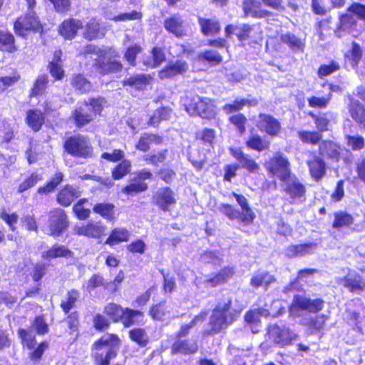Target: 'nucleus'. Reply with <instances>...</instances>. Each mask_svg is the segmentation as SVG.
Listing matches in <instances>:
<instances>
[{"label":"nucleus","mask_w":365,"mask_h":365,"mask_svg":"<svg viewBox=\"0 0 365 365\" xmlns=\"http://www.w3.org/2000/svg\"><path fill=\"white\" fill-rule=\"evenodd\" d=\"M256 126L259 131L272 138L279 135L282 130L280 122L271 114L264 113L258 115Z\"/></svg>","instance_id":"obj_12"},{"label":"nucleus","mask_w":365,"mask_h":365,"mask_svg":"<svg viewBox=\"0 0 365 365\" xmlns=\"http://www.w3.org/2000/svg\"><path fill=\"white\" fill-rule=\"evenodd\" d=\"M44 118L40 110H29L26 114V123L31 129L36 132L39 130L43 123Z\"/></svg>","instance_id":"obj_40"},{"label":"nucleus","mask_w":365,"mask_h":365,"mask_svg":"<svg viewBox=\"0 0 365 365\" xmlns=\"http://www.w3.org/2000/svg\"><path fill=\"white\" fill-rule=\"evenodd\" d=\"M81 195L80 190L73 186L66 185L58 193L57 201L63 206H68Z\"/></svg>","instance_id":"obj_26"},{"label":"nucleus","mask_w":365,"mask_h":365,"mask_svg":"<svg viewBox=\"0 0 365 365\" xmlns=\"http://www.w3.org/2000/svg\"><path fill=\"white\" fill-rule=\"evenodd\" d=\"M153 201L163 211H167L175 203V198L173 192L169 187H163L155 193Z\"/></svg>","instance_id":"obj_19"},{"label":"nucleus","mask_w":365,"mask_h":365,"mask_svg":"<svg viewBox=\"0 0 365 365\" xmlns=\"http://www.w3.org/2000/svg\"><path fill=\"white\" fill-rule=\"evenodd\" d=\"M243 17L249 16L253 19H263L272 16V13L267 9H261L260 4L256 0H244L242 4Z\"/></svg>","instance_id":"obj_15"},{"label":"nucleus","mask_w":365,"mask_h":365,"mask_svg":"<svg viewBox=\"0 0 365 365\" xmlns=\"http://www.w3.org/2000/svg\"><path fill=\"white\" fill-rule=\"evenodd\" d=\"M71 251L63 245H54L47 252H43L42 257L45 259L56 258L60 257H68Z\"/></svg>","instance_id":"obj_49"},{"label":"nucleus","mask_w":365,"mask_h":365,"mask_svg":"<svg viewBox=\"0 0 365 365\" xmlns=\"http://www.w3.org/2000/svg\"><path fill=\"white\" fill-rule=\"evenodd\" d=\"M131 168L130 161L128 160H123L119 165H118L113 171V177L115 180H119L128 174Z\"/></svg>","instance_id":"obj_58"},{"label":"nucleus","mask_w":365,"mask_h":365,"mask_svg":"<svg viewBox=\"0 0 365 365\" xmlns=\"http://www.w3.org/2000/svg\"><path fill=\"white\" fill-rule=\"evenodd\" d=\"M72 86L81 93L89 91L91 88V83L81 74L74 76L71 79Z\"/></svg>","instance_id":"obj_54"},{"label":"nucleus","mask_w":365,"mask_h":365,"mask_svg":"<svg viewBox=\"0 0 365 365\" xmlns=\"http://www.w3.org/2000/svg\"><path fill=\"white\" fill-rule=\"evenodd\" d=\"M318 151V154L315 151L312 152V158L307 160L309 175L317 182H320L327 175V165L324 157L333 163L343 160L346 165L351 161L348 156H344V152L349 150L332 140H323L319 145Z\"/></svg>","instance_id":"obj_1"},{"label":"nucleus","mask_w":365,"mask_h":365,"mask_svg":"<svg viewBox=\"0 0 365 365\" xmlns=\"http://www.w3.org/2000/svg\"><path fill=\"white\" fill-rule=\"evenodd\" d=\"M164 27L166 31L177 37L185 36L188 31L187 24L179 15L166 18L164 21Z\"/></svg>","instance_id":"obj_17"},{"label":"nucleus","mask_w":365,"mask_h":365,"mask_svg":"<svg viewBox=\"0 0 365 365\" xmlns=\"http://www.w3.org/2000/svg\"><path fill=\"white\" fill-rule=\"evenodd\" d=\"M197 349V344L194 341L178 340L172 346L173 354H189L195 353Z\"/></svg>","instance_id":"obj_33"},{"label":"nucleus","mask_w":365,"mask_h":365,"mask_svg":"<svg viewBox=\"0 0 365 365\" xmlns=\"http://www.w3.org/2000/svg\"><path fill=\"white\" fill-rule=\"evenodd\" d=\"M308 114L313 120L317 130L319 131L321 134L330 130L331 120L327 117V113L316 114L310 111Z\"/></svg>","instance_id":"obj_31"},{"label":"nucleus","mask_w":365,"mask_h":365,"mask_svg":"<svg viewBox=\"0 0 365 365\" xmlns=\"http://www.w3.org/2000/svg\"><path fill=\"white\" fill-rule=\"evenodd\" d=\"M346 11L352 14L357 19L365 21V4L353 2L347 7Z\"/></svg>","instance_id":"obj_60"},{"label":"nucleus","mask_w":365,"mask_h":365,"mask_svg":"<svg viewBox=\"0 0 365 365\" xmlns=\"http://www.w3.org/2000/svg\"><path fill=\"white\" fill-rule=\"evenodd\" d=\"M341 66L338 61L331 60L327 64H322L319 66L317 73L319 78L322 79L334 73L339 71Z\"/></svg>","instance_id":"obj_47"},{"label":"nucleus","mask_w":365,"mask_h":365,"mask_svg":"<svg viewBox=\"0 0 365 365\" xmlns=\"http://www.w3.org/2000/svg\"><path fill=\"white\" fill-rule=\"evenodd\" d=\"M231 195L235 197L240 206L241 212L228 203L221 204L220 211L231 220H238L245 225H252L256 218V215L250 206L247 199L243 195L235 192H232Z\"/></svg>","instance_id":"obj_4"},{"label":"nucleus","mask_w":365,"mask_h":365,"mask_svg":"<svg viewBox=\"0 0 365 365\" xmlns=\"http://www.w3.org/2000/svg\"><path fill=\"white\" fill-rule=\"evenodd\" d=\"M362 55L363 52L360 45L354 41L350 50L344 55V58L348 59L351 67L356 70L359 68Z\"/></svg>","instance_id":"obj_36"},{"label":"nucleus","mask_w":365,"mask_h":365,"mask_svg":"<svg viewBox=\"0 0 365 365\" xmlns=\"http://www.w3.org/2000/svg\"><path fill=\"white\" fill-rule=\"evenodd\" d=\"M334 217V219L332 222V227L335 229L349 227L354 222V217L345 211L335 212Z\"/></svg>","instance_id":"obj_35"},{"label":"nucleus","mask_w":365,"mask_h":365,"mask_svg":"<svg viewBox=\"0 0 365 365\" xmlns=\"http://www.w3.org/2000/svg\"><path fill=\"white\" fill-rule=\"evenodd\" d=\"M247 148L257 152L268 150L270 146L269 140L263 139L259 134L251 135L245 142Z\"/></svg>","instance_id":"obj_32"},{"label":"nucleus","mask_w":365,"mask_h":365,"mask_svg":"<svg viewBox=\"0 0 365 365\" xmlns=\"http://www.w3.org/2000/svg\"><path fill=\"white\" fill-rule=\"evenodd\" d=\"M170 306L163 302L153 305L149 312L153 319L163 321L170 317Z\"/></svg>","instance_id":"obj_39"},{"label":"nucleus","mask_w":365,"mask_h":365,"mask_svg":"<svg viewBox=\"0 0 365 365\" xmlns=\"http://www.w3.org/2000/svg\"><path fill=\"white\" fill-rule=\"evenodd\" d=\"M346 144L352 150H360L365 147V139L361 135H351L346 136Z\"/></svg>","instance_id":"obj_56"},{"label":"nucleus","mask_w":365,"mask_h":365,"mask_svg":"<svg viewBox=\"0 0 365 365\" xmlns=\"http://www.w3.org/2000/svg\"><path fill=\"white\" fill-rule=\"evenodd\" d=\"M83 28L80 20L69 19L64 21L58 27L59 34L66 39H72L79 29Z\"/></svg>","instance_id":"obj_23"},{"label":"nucleus","mask_w":365,"mask_h":365,"mask_svg":"<svg viewBox=\"0 0 365 365\" xmlns=\"http://www.w3.org/2000/svg\"><path fill=\"white\" fill-rule=\"evenodd\" d=\"M258 101L257 99H235L231 103H227L223 106V110L227 114L233 113L235 112H239L245 106H257Z\"/></svg>","instance_id":"obj_30"},{"label":"nucleus","mask_w":365,"mask_h":365,"mask_svg":"<svg viewBox=\"0 0 365 365\" xmlns=\"http://www.w3.org/2000/svg\"><path fill=\"white\" fill-rule=\"evenodd\" d=\"M129 334L130 339L140 345H145L148 341V336L142 329H134Z\"/></svg>","instance_id":"obj_62"},{"label":"nucleus","mask_w":365,"mask_h":365,"mask_svg":"<svg viewBox=\"0 0 365 365\" xmlns=\"http://www.w3.org/2000/svg\"><path fill=\"white\" fill-rule=\"evenodd\" d=\"M274 280L268 272H255L250 279V285L258 288L262 285L268 286Z\"/></svg>","instance_id":"obj_43"},{"label":"nucleus","mask_w":365,"mask_h":365,"mask_svg":"<svg viewBox=\"0 0 365 365\" xmlns=\"http://www.w3.org/2000/svg\"><path fill=\"white\" fill-rule=\"evenodd\" d=\"M280 41L282 43L287 45L294 52L303 51L305 46L302 40L291 33L282 34L280 36Z\"/></svg>","instance_id":"obj_37"},{"label":"nucleus","mask_w":365,"mask_h":365,"mask_svg":"<svg viewBox=\"0 0 365 365\" xmlns=\"http://www.w3.org/2000/svg\"><path fill=\"white\" fill-rule=\"evenodd\" d=\"M187 65L185 61L178 60L174 63H169L164 69L159 72V77L161 79L170 78L178 74L185 72Z\"/></svg>","instance_id":"obj_25"},{"label":"nucleus","mask_w":365,"mask_h":365,"mask_svg":"<svg viewBox=\"0 0 365 365\" xmlns=\"http://www.w3.org/2000/svg\"><path fill=\"white\" fill-rule=\"evenodd\" d=\"M80 297V293L76 289L68 291L66 300H63L61 303V307L65 313H68L72 308H73L75 303Z\"/></svg>","instance_id":"obj_53"},{"label":"nucleus","mask_w":365,"mask_h":365,"mask_svg":"<svg viewBox=\"0 0 365 365\" xmlns=\"http://www.w3.org/2000/svg\"><path fill=\"white\" fill-rule=\"evenodd\" d=\"M130 235V232L125 228H115L111 231L110 235L106 241V243L110 246L118 245L120 242L128 241Z\"/></svg>","instance_id":"obj_38"},{"label":"nucleus","mask_w":365,"mask_h":365,"mask_svg":"<svg viewBox=\"0 0 365 365\" xmlns=\"http://www.w3.org/2000/svg\"><path fill=\"white\" fill-rule=\"evenodd\" d=\"M64 148L68 153L75 157L87 158L91 157L93 153L91 142L88 138L81 135L68 138L64 143Z\"/></svg>","instance_id":"obj_9"},{"label":"nucleus","mask_w":365,"mask_h":365,"mask_svg":"<svg viewBox=\"0 0 365 365\" xmlns=\"http://www.w3.org/2000/svg\"><path fill=\"white\" fill-rule=\"evenodd\" d=\"M165 59V56L161 48L155 47L153 48L151 56L143 60V63L149 68H155L160 65Z\"/></svg>","instance_id":"obj_42"},{"label":"nucleus","mask_w":365,"mask_h":365,"mask_svg":"<svg viewBox=\"0 0 365 365\" xmlns=\"http://www.w3.org/2000/svg\"><path fill=\"white\" fill-rule=\"evenodd\" d=\"M267 174L279 181H287L292 177L291 163L289 158L281 151L275 152L264 164Z\"/></svg>","instance_id":"obj_6"},{"label":"nucleus","mask_w":365,"mask_h":365,"mask_svg":"<svg viewBox=\"0 0 365 365\" xmlns=\"http://www.w3.org/2000/svg\"><path fill=\"white\" fill-rule=\"evenodd\" d=\"M105 313L114 322L121 319L125 327H128L143 319V313L138 310L123 309L120 305L110 303L105 307Z\"/></svg>","instance_id":"obj_8"},{"label":"nucleus","mask_w":365,"mask_h":365,"mask_svg":"<svg viewBox=\"0 0 365 365\" xmlns=\"http://www.w3.org/2000/svg\"><path fill=\"white\" fill-rule=\"evenodd\" d=\"M238 29V32L236 34L237 38L239 41L244 42L252 38V31L254 29V25L249 24H242Z\"/></svg>","instance_id":"obj_59"},{"label":"nucleus","mask_w":365,"mask_h":365,"mask_svg":"<svg viewBox=\"0 0 365 365\" xmlns=\"http://www.w3.org/2000/svg\"><path fill=\"white\" fill-rule=\"evenodd\" d=\"M344 287L351 293H361L365 290V279L358 273L350 274L340 279Z\"/></svg>","instance_id":"obj_18"},{"label":"nucleus","mask_w":365,"mask_h":365,"mask_svg":"<svg viewBox=\"0 0 365 365\" xmlns=\"http://www.w3.org/2000/svg\"><path fill=\"white\" fill-rule=\"evenodd\" d=\"M269 314V311L263 307L250 309L244 315V322L250 326L258 325L261 323V317H267Z\"/></svg>","instance_id":"obj_28"},{"label":"nucleus","mask_w":365,"mask_h":365,"mask_svg":"<svg viewBox=\"0 0 365 365\" xmlns=\"http://www.w3.org/2000/svg\"><path fill=\"white\" fill-rule=\"evenodd\" d=\"M74 230L79 235L98 238L103 233L105 228L99 223L88 222L76 225Z\"/></svg>","instance_id":"obj_21"},{"label":"nucleus","mask_w":365,"mask_h":365,"mask_svg":"<svg viewBox=\"0 0 365 365\" xmlns=\"http://www.w3.org/2000/svg\"><path fill=\"white\" fill-rule=\"evenodd\" d=\"M103 278L100 274H95L88 281L83 283V287L88 291H91L103 285Z\"/></svg>","instance_id":"obj_63"},{"label":"nucleus","mask_w":365,"mask_h":365,"mask_svg":"<svg viewBox=\"0 0 365 365\" xmlns=\"http://www.w3.org/2000/svg\"><path fill=\"white\" fill-rule=\"evenodd\" d=\"M186 110L191 115H199L204 118L205 115V103L199 97H197V101L186 106Z\"/></svg>","instance_id":"obj_52"},{"label":"nucleus","mask_w":365,"mask_h":365,"mask_svg":"<svg viewBox=\"0 0 365 365\" xmlns=\"http://www.w3.org/2000/svg\"><path fill=\"white\" fill-rule=\"evenodd\" d=\"M105 34L104 29L101 26L98 21L92 19L86 24V30L83 33V36L88 40H93L97 38H101Z\"/></svg>","instance_id":"obj_34"},{"label":"nucleus","mask_w":365,"mask_h":365,"mask_svg":"<svg viewBox=\"0 0 365 365\" xmlns=\"http://www.w3.org/2000/svg\"><path fill=\"white\" fill-rule=\"evenodd\" d=\"M93 211L108 220H114V206L112 204L100 203L93 207Z\"/></svg>","instance_id":"obj_50"},{"label":"nucleus","mask_w":365,"mask_h":365,"mask_svg":"<svg viewBox=\"0 0 365 365\" xmlns=\"http://www.w3.org/2000/svg\"><path fill=\"white\" fill-rule=\"evenodd\" d=\"M19 334L22 339L23 344L28 349H32L35 347V336L31 331L19 329Z\"/></svg>","instance_id":"obj_61"},{"label":"nucleus","mask_w":365,"mask_h":365,"mask_svg":"<svg viewBox=\"0 0 365 365\" xmlns=\"http://www.w3.org/2000/svg\"><path fill=\"white\" fill-rule=\"evenodd\" d=\"M232 155L240 163V168H244L249 173H257L259 170V164L240 149L231 148Z\"/></svg>","instance_id":"obj_20"},{"label":"nucleus","mask_w":365,"mask_h":365,"mask_svg":"<svg viewBox=\"0 0 365 365\" xmlns=\"http://www.w3.org/2000/svg\"><path fill=\"white\" fill-rule=\"evenodd\" d=\"M0 50L9 53L16 50L14 37L11 33L0 31Z\"/></svg>","instance_id":"obj_45"},{"label":"nucleus","mask_w":365,"mask_h":365,"mask_svg":"<svg viewBox=\"0 0 365 365\" xmlns=\"http://www.w3.org/2000/svg\"><path fill=\"white\" fill-rule=\"evenodd\" d=\"M148 185L140 180H133L128 185L123 188V192L127 195H133L147 190Z\"/></svg>","instance_id":"obj_57"},{"label":"nucleus","mask_w":365,"mask_h":365,"mask_svg":"<svg viewBox=\"0 0 365 365\" xmlns=\"http://www.w3.org/2000/svg\"><path fill=\"white\" fill-rule=\"evenodd\" d=\"M103 103V98H93L89 103L85 102L78 106L72 114L76 126L83 127L93 120V118L102 110Z\"/></svg>","instance_id":"obj_7"},{"label":"nucleus","mask_w":365,"mask_h":365,"mask_svg":"<svg viewBox=\"0 0 365 365\" xmlns=\"http://www.w3.org/2000/svg\"><path fill=\"white\" fill-rule=\"evenodd\" d=\"M235 274V269L230 266L222 267L217 272L210 274L207 279V284L211 287L222 286L229 282Z\"/></svg>","instance_id":"obj_16"},{"label":"nucleus","mask_w":365,"mask_h":365,"mask_svg":"<svg viewBox=\"0 0 365 365\" xmlns=\"http://www.w3.org/2000/svg\"><path fill=\"white\" fill-rule=\"evenodd\" d=\"M332 98V93L329 92L327 96L318 97L312 96L308 99V105L311 108H326L329 104Z\"/></svg>","instance_id":"obj_48"},{"label":"nucleus","mask_w":365,"mask_h":365,"mask_svg":"<svg viewBox=\"0 0 365 365\" xmlns=\"http://www.w3.org/2000/svg\"><path fill=\"white\" fill-rule=\"evenodd\" d=\"M315 242H304L297 245H290L286 248V255L289 258L302 257L313 252L317 248Z\"/></svg>","instance_id":"obj_22"},{"label":"nucleus","mask_w":365,"mask_h":365,"mask_svg":"<svg viewBox=\"0 0 365 365\" xmlns=\"http://www.w3.org/2000/svg\"><path fill=\"white\" fill-rule=\"evenodd\" d=\"M229 122L235 125L238 133L242 135L246 131L247 117L242 113H237L229 117Z\"/></svg>","instance_id":"obj_51"},{"label":"nucleus","mask_w":365,"mask_h":365,"mask_svg":"<svg viewBox=\"0 0 365 365\" xmlns=\"http://www.w3.org/2000/svg\"><path fill=\"white\" fill-rule=\"evenodd\" d=\"M239 168L240 165L237 163L225 165L224 167L223 180L231 182L232 179L237 175V171Z\"/></svg>","instance_id":"obj_64"},{"label":"nucleus","mask_w":365,"mask_h":365,"mask_svg":"<svg viewBox=\"0 0 365 365\" xmlns=\"http://www.w3.org/2000/svg\"><path fill=\"white\" fill-rule=\"evenodd\" d=\"M282 182L285 183L283 191L292 202H303L306 200V185L294 174L287 181Z\"/></svg>","instance_id":"obj_11"},{"label":"nucleus","mask_w":365,"mask_h":365,"mask_svg":"<svg viewBox=\"0 0 365 365\" xmlns=\"http://www.w3.org/2000/svg\"><path fill=\"white\" fill-rule=\"evenodd\" d=\"M232 297H227L217 302L212 311L210 321V329L207 331V334H217L237 320L240 312L235 309L232 310Z\"/></svg>","instance_id":"obj_2"},{"label":"nucleus","mask_w":365,"mask_h":365,"mask_svg":"<svg viewBox=\"0 0 365 365\" xmlns=\"http://www.w3.org/2000/svg\"><path fill=\"white\" fill-rule=\"evenodd\" d=\"M297 136L303 144L319 145L323 140V135L317 130H299Z\"/></svg>","instance_id":"obj_27"},{"label":"nucleus","mask_w":365,"mask_h":365,"mask_svg":"<svg viewBox=\"0 0 365 365\" xmlns=\"http://www.w3.org/2000/svg\"><path fill=\"white\" fill-rule=\"evenodd\" d=\"M348 109L351 118L365 130V106L358 100H351Z\"/></svg>","instance_id":"obj_24"},{"label":"nucleus","mask_w":365,"mask_h":365,"mask_svg":"<svg viewBox=\"0 0 365 365\" xmlns=\"http://www.w3.org/2000/svg\"><path fill=\"white\" fill-rule=\"evenodd\" d=\"M160 141L161 138L156 135L144 133L140 136L135 148L140 151L146 152L149 150L151 143H160Z\"/></svg>","instance_id":"obj_44"},{"label":"nucleus","mask_w":365,"mask_h":365,"mask_svg":"<svg viewBox=\"0 0 365 365\" xmlns=\"http://www.w3.org/2000/svg\"><path fill=\"white\" fill-rule=\"evenodd\" d=\"M98 71L103 74H108L110 73H116L122 69V64L115 61H99L97 63Z\"/></svg>","instance_id":"obj_46"},{"label":"nucleus","mask_w":365,"mask_h":365,"mask_svg":"<svg viewBox=\"0 0 365 365\" xmlns=\"http://www.w3.org/2000/svg\"><path fill=\"white\" fill-rule=\"evenodd\" d=\"M41 175L34 173L30 176L27 177L18 187L19 192H23L29 188L34 187L38 182L42 180Z\"/></svg>","instance_id":"obj_55"},{"label":"nucleus","mask_w":365,"mask_h":365,"mask_svg":"<svg viewBox=\"0 0 365 365\" xmlns=\"http://www.w3.org/2000/svg\"><path fill=\"white\" fill-rule=\"evenodd\" d=\"M49 230L53 236H59L67 227V217L63 210L56 208L49 212Z\"/></svg>","instance_id":"obj_14"},{"label":"nucleus","mask_w":365,"mask_h":365,"mask_svg":"<svg viewBox=\"0 0 365 365\" xmlns=\"http://www.w3.org/2000/svg\"><path fill=\"white\" fill-rule=\"evenodd\" d=\"M357 28V19L350 12L341 14L339 17L338 29L342 31L352 32Z\"/></svg>","instance_id":"obj_29"},{"label":"nucleus","mask_w":365,"mask_h":365,"mask_svg":"<svg viewBox=\"0 0 365 365\" xmlns=\"http://www.w3.org/2000/svg\"><path fill=\"white\" fill-rule=\"evenodd\" d=\"M267 334L276 346L282 348L291 345L297 338V334L289 327L277 324L267 326Z\"/></svg>","instance_id":"obj_10"},{"label":"nucleus","mask_w":365,"mask_h":365,"mask_svg":"<svg viewBox=\"0 0 365 365\" xmlns=\"http://www.w3.org/2000/svg\"><path fill=\"white\" fill-rule=\"evenodd\" d=\"M27 3L26 12L17 18L14 24V29L16 34L21 36H27L30 31L41 32L42 24L38 16L34 11L36 0H26Z\"/></svg>","instance_id":"obj_5"},{"label":"nucleus","mask_w":365,"mask_h":365,"mask_svg":"<svg viewBox=\"0 0 365 365\" xmlns=\"http://www.w3.org/2000/svg\"><path fill=\"white\" fill-rule=\"evenodd\" d=\"M291 307L297 310L316 314L323 309L324 300L322 298L311 299L310 298L296 294L294 296Z\"/></svg>","instance_id":"obj_13"},{"label":"nucleus","mask_w":365,"mask_h":365,"mask_svg":"<svg viewBox=\"0 0 365 365\" xmlns=\"http://www.w3.org/2000/svg\"><path fill=\"white\" fill-rule=\"evenodd\" d=\"M119 339L116 335L106 334L93 345L92 356L96 365H109L117 356Z\"/></svg>","instance_id":"obj_3"},{"label":"nucleus","mask_w":365,"mask_h":365,"mask_svg":"<svg viewBox=\"0 0 365 365\" xmlns=\"http://www.w3.org/2000/svg\"><path fill=\"white\" fill-rule=\"evenodd\" d=\"M151 78L146 74H136L124 80V85L132 86L136 89H143L150 82Z\"/></svg>","instance_id":"obj_41"}]
</instances>
